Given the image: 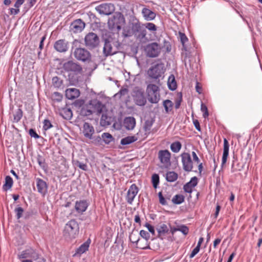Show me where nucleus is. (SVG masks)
<instances>
[{
  "instance_id": "obj_22",
  "label": "nucleus",
  "mask_w": 262,
  "mask_h": 262,
  "mask_svg": "<svg viewBox=\"0 0 262 262\" xmlns=\"http://www.w3.org/2000/svg\"><path fill=\"white\" fill-rule=\"evenodd\" d=\"M229 144L228 140L224 139V148L223 154L222 159V166L223 167L227 162V158L229 156Z\"/></svg>"
},
{
  "instance_id": "obj_9",
  "label": "nucleus",
  "mask_w": 262,
  "mask_h": 262,
  "mask_svg": "<svg viewBox=\"0 0 262 262\" xmlns=\"http://www.w3.org/2000/svg\"><path fill=\"white\" fill-rule=\"evenodd\" d=\"M63 68L66 71L73 72L76 74H81L83 72L81 66L73 61H69L64 63Z\"/></svg>"
},
{
  "instance_id": "obj_42",
  "label": "nucleus",
  "mask_w": 262,
  "mask_h": 262,
  "mask_svg": "<svg viewBox=\"0 0 262 262\" xmlns=\"http://www.w3.org/2000/svg\"><path fill=\"white\" fill-rule=\"evenodd\" d=\"M52 99L54 102H60L62 99V95L58 92H54L51 96Z\"/></svg>"
},
{
  "instance_id": "obj_18",
  "label": "nucleus",
  "mask_w": 262,
  "mask_h": 262,
  "mask_svg": "<svg viewBox=\"0 0 262 262\" xmlns=\"http://www.w3.org/2000/svg\"><path fill=\"white\" fill-rule=\"evenodd\" d=\"M198 184V179L196 177L192 178L190 181L185 184L183 186L184 191L186 193L191 194L193 188Z\"/></svg>"
},
{
  "instance_id": "obj_64",
  "label": "nucleus",
  "mask_w": 262,
  "mask_h": 262,
  "mask_svg": "<svg viewBox=\"0 0 262 262\" xmlns=\"http://www.w3.org/2000/svg\"><path fill=\"white\" fill-rule=\"evenodd\" d=\"M221 239L220 238H216L213 242V247L216 248L217 246L221 243Z\"/></svg>"
},
{
  "instance_id": "obj_47",
  "label": "nucleus",
  "mask_w": 262,
  "mask_h": 262,
  "mask_svg": "<svg viewBox=\"0 0 262 262\" xmlns=\"http://www.w3.org/2000/svg\"><path fill=\"white\" fill-rule=\"evenodd\" d=\"M43 129L45 130H47L49 129H50V128H51V127H53V125L51 124L50 121L48 119L44 120V121L43 122Z\"/></svg>"
},
{
  "instance_id": "obj_55",
  "label": "nucleus",
  "mask_w": 262,
  "mask_h": 262,
  "mask_svg": "<svg viewBox=\"0 0 262 262\" xmlns=\"http://www.w3.org/2000/svg\"><path fill=\"white\" fill-rule=\"evenodd\" d=\"M200 250V247L199 246H196L193 250L192 251L191 254L189 255V257L190 258H193L194 256L198 254Z\"/></svg>"
},
{
  "instance_id": "obj_3",
  "label": "nucleus",
  "mask_w": 262,
  "mask_h": 262,
  "mask_svg": "<svg viewBox=\"0 0 262 262\" xmlns=\"http://www.w3.org/2000/svg\"><path fill=\"white\" fill-rule=\"evenodd\" d=\"M132 96L135 103L139 106H143L146 103L144 91L138 87H135L133 91Z\"/></svg>"
},
{
  "instance_id": "obj_28",
  "label": "nucleus",
  "mask_w": 262,
  "mask_h": 262,
  "mask_svg": "<svg viewBox=\"0 0 262 262\" xmlns=\"http://www.w3.org/2000/svg\"><path fill=\"white\" fill-rule=\"evenodd\" d=\"M103 52L106 56L111 55L115 53V52L112 51V46L107 40H105L103 47Z\"/></svg>"
},
{
  "instance_id": "obj_57",
  "label": "nucleus",
  "mask_w": 262,
  "mask_h": 262,
  "mask_svg": "<svg viewBox=\"0 0 262 262\" xmlns=\"http://www.w3.org/2000/svg\"><path fill=\"white\" fill-rule=\"evenodd\" d=\"M29 134L32 137H34L35 139H38L39 138V135L36 133V132L33 129H30L29 130Z\"/></svg>"
},
{
  "instance_id": "obj_61",
  "label": "nucleus",
  "mask_w": 262,
  "mask_h": 262,
  "mask_svg": "<svg viewBox=\"0 0 262 262\" xmlns=\"http://www.w3.org/2000/svg\"><path fill=\"white\" fill-rule=\"evenodd\" d=\"M192 156L193 157V160L194 162H196L197 163H200V159L199 157H198L194 151L192 152Z\"/></svg>"
},
{
  "instance_id": "obj_5",
  "label": "nucleus",
  "mask_w": 262,
  "mask_h": 262,
  "mask_svg": "<svg viewBox=\"0 0 262 262\" xmlns=\"http://www.w3.org/2000/svg\"><path fill=\"white\" fill-rule=\"evenodd\" d=\"M158 158L162 167L168 168L171 165V153L167 149L160 150L158 154Z\"/></svg>"
},
{
  "instance_id": "obj_27",
  "label": "nucleus",
  "mask_w": 262,
  "mask_h": 262,
  "mask_svg": "<svg viewBox=\"0 0 262 262\" xmlns=\"http://www.w3.org/2000/svg\"><path fill=\"white\" fill-rule=\"evenodd\" d=\"M136 247L141 249H150L149 243L146 239L140 238L139 242L136 244Z\"/></svg>"
},
{
  "instance_id": "obj_59",
  "label": "nucleus",
  "mask_w": 262,
  "mask_h": 262,
  "mask_svg": "<svg viewBox=\"0 0 262 262\" xmlns=\"http://www.w3.org/2000/svg\"><path fill=\"white\" fill-rule=\"evenodd\" d=\"M24 0H17L14 4V7L16 9H19L20 6L24 3Z\"/></svg>"
},
{
  "instance_id": "obj_49",
  "label": "nucleus",
  "mask_w": 262,
  "mask_h": 262,
  "mask_svg": "<svg viewBox=\"0 0 262 262\" xmlns=\"http://www.w3.org/2000/svg\"><path fill=\"white\" fill-rule=\"evenodd\" d=\"M139 236H141L142 239H146L147 241H148L150 238L149 234L144 230L140 231Z\"/></svg>"
},
{
  "instance_id": "obj_48",
  "label": "nucleus",
  "mask_w": 262,
  "mask_h": 262,
  "mask_svg": "<svg viewBox=\"0 0 262 262\" xmlns=\"http://www.w3.org/2000/svg\"><path fill=\"white\" fill-rule=\"evenodd\" d=\"M15 212L16 213V217L17 219H19L23 215L24 213V209L21 207H18L15 209Z\"/></svg>"
},
{
  "instance_id": "obj_6",
  "label": "nucleus",
  "mask_w": 262,
  "mask_h": 262,
  "mask_svg": "<svg viewBox=\"0 0 262 262\" xmlns=\"http://www.w3.org/2000/svg\"><path fill=\"white\" fill-rule=\"evenodd\" d=\"M18 257L19 259L31 258L38 262L45 261L43 258H42V260L39 259L38 254L37 253L36 251L32 248H30L23 251L21 254L18 255Z\"/></svg>"
},
{
  "instance_id": "obj_34",
  "label": "nucleus",
  "mask_w": 262,
  "mask_h": 262,
  "mask_svg": "<svg viewBox=\"0 0 262 262\" xmlns=\"http://www.w3.org/2000/svg\"><path fill=\"white\" fill-rule=\"evenodd\" d=\"M169 229L166 224H163L159 226L158 228V232L159 236L164 235L169 233Z\"/></svg>"
},
{
  "instance_id": "obj_17",
  "label": "nucleus",
  "mask_w": 262,
  "mask_h": 262,
  "mask_svg": "<svg viewBox=\"0 0 262 262\" xmlns=\"http://www.w3.org/2000/svg\"><path fill=\"white\" fill-rule=\"evenodd\" d=\"M85 25V23L81 19H77L71 24L70 27L73 32L78 33L84 29Z\"/></svg>"
},
{
  "instance_id": "obj_14",
  "label": "nucleus",
  "mask_w": 262,
  "mask_h": 262,
  "mask_svg": "<svg viewBox=\"0 0 262 262\" xmlns=\"http://www.w3.org/2000/svg\"><path fill=\"white\" fill-rule=\"evenodd\" d=\"M147 55L150 57L158 56L161 51V48L157 43L154 42L148 45L145 48Z\"/></svg>"
},
{
  "instance_id": "obj_15",
  "label": "nucleus",
  "mask_w": 262,
  "mask_h": 262,
  "mask_svg": "<svg viewBox=\"0 0 262 262\" xmlns=\"http://www.w3.org/2000/svg\"><path fill=\"white\" fill-rule=\"evenodd\" d=\"M138 191L139 189L135 184H132L129 187L126 196V200L129 204L132 205L133 204L134 200Z\"/></svg>"
},
{
  "instance_id": "obj_13",
  "label": "nucleus",
  "mask_w": 262,
  "mask_h": 262,
  "mask_svg": "<svg viewBox=\"0 0 262 262\" xmlns=\"http://www.w3.org/2000/svg\"><path fill=\"white\" fill-rule=\"evenodd\" d=\"M183 169L186 171H191L193 169V162L190 155L188 152H183L181 155Z\"/></svg>"
},
{
  "instance_id": "obj_35",
  "label": "nucleus",
  "mask_w": 262,
  "mask_h": 262,
  "mask_svg": "<svg viewBox=\"0 0 262 262\" xmlns=\"http://www.w3.org/2000/svg\"><path fill=\"white\" fill-rule=\"evenodd\" d=\"M129 238L132 243L136 244L140 239L139 234L137 231H133L130 234Z\"/></svg>"
},
{
  "instance_id": "obj_33",
  "label": "nucleus",
  "mask_w": 262,
  "mask_h": 262,
  "mask_svg": "<svg viewBox=\"0 0 262 262\" xmlns=\"http://www.w3.org/2000/svg\"><path fill=\"white\" fill-rule=\"evenodd\" d=\"M178 175L174 171H168L166 174V179L168 182H174L178 179Z\"/></svg>"
},
{
  "instance_id": "obj_45",
  "label": "nucleus",
  "mask_w": 262,
  "mask_h": 262,
  "mask_svg": "<svg viewBox=\"0 0 262 262\" xmlns=\"http://www.w3.org/2000/svg\"><path fill=\"white\" fill-rule=\"evenodd\" d=\"M63 113L65 114V116L62 114L63 117L66 119H70L72 117V112L70 109L65 108L63 110Z\"/></svg>"
},
{
  "instance_id": "obj_63",
  "label": "nucleus",
  "mask_w": 262,
  "mask_h": 262,
  "mask_svg": "<svg viewBox=\"0 0 262 262\" xmlns=\"http://www.w3.org/2000/svg\"><path fill=\"white\" fill-rule=\"evenodd\" d=\"M128 93V90L127 89H122L120 90L118 94L121 96L125 95Z\"/></svg>"
},
{
  "instance_id": "obj_21",
  "label": "nucleus",
  "mask_w": 262,
  "mask_h": 262,
  "mask_svg": "<svg viewBox=\"0 0 262 262\" xmlns=\"http://www.w3.org/2000/svg\"><path fill=\"white\" fill-rule=\"evenodd\" d=\"M142 14L144 19L147 21L152 20L156 16L155 12L145 7L142 9Z\"/></svg>"
},
{
  "instance_id": "obj_19",
  "label": "nucleus",
  "mask_w": 262,
  "mask_h": 262,
  "mask_svg": "<svg viewBox=\"0 0 262 262\" xmlns=\"http://www.w3.org/2000/svg\"><path fill=\"white\" fill-rule=\"evenodd\" d=\"M54 48L59 52H64L68 50V42L64 39L57 40L54 44Z\"/></svg>"
},
{
  "instance_id": "obj_58",
  "label": "nucleus",
  "mask_w": 262,
  "mask_h": 262,
  "mask_svg": "<svg viewBox=\"0 0 262 262\" xmlns=\"http://www.w3.org/2000/svg\"><path fill=\"white\" fill-rule=\"evenodd\" d=\"M193 124H194L195 128L198 131H201V127H200V123H199V121L197 119H193Z\"/></svg>"
},
{
  "instance_id": "obj_37",
  "label": "nucleus",
  "mask_w": 262,
  "mask_h": 262,
  "mask_svg": "<svg viewBox=\"0 0 262 262\" xmlns=\"http://www.w3.org/2000/svg\"><path fill=\"white\" fill-rule=\"evenodd\" d=\"M163 104L164 107L165 112L167 113H168L172 111L173 104L171 101L169 100H166L163 101Z\"/></svg>"
},
{
  "instance_id": "obj_41",
  "label": "nucleus",
  "mask_w": 262,
  "mask_h": 262,
  "mask_svg": "<svg viewBox=\"0 0 262 262\" xmlns=\"http://www.w3.org/2000/svg\"><path fill=\"white\" fill-rule=\"evenodd\" d=\"M151 182L154 188H157L159 183V176L158 174L154 173L152 175Z\"/></svg>"
},
{
  "instance_id": "obj_44",
  "label": "nucleus",
  "mask_w": 262,
  "mask_h": 262,
  "mask_svg": "<svg viewBox=\"0 0 262 262\" xmlns=\"http://www.w3.org/2000/svg\"><path fill=\"white\" fill-rule=\"evenodd\" d=\"M154 120H146L145 122V124L144 126V129L145 132L149 133L151 126L153 125L154 123Z\"/></svg>"
},
{
  "instance_id": "obj_54",
  "label": "nucleus",
  "mask_w": 262,
  "mask_h": 262,
  "mask_svg": "<svg viewBox=\"0 0 262 262\" xmlns=\"http://www.w3.org/2000/svg\"><path fill=\"white\" fill-rule=\"evenodd\" d=\"M158 196L159 198V202L161 204L163 205H165L167 204V202L165 200V198L162 195V192H159L158 193Z\"/></svg>"
},
{
  "instance_id": "obj_60",
  "label": "nucleus",
  "mask_w": 262,
  "mask_h": 262,
  "mask_svg": "<svg viewBox=\"0 0 262 262\" xmlns=\"http://www.w3.org/2000/svg\"><path fill=\"white\" fill-rule=\"evenodd\" d=\"M10 14L11 15H16L19 12V9H16V8H10Z\"/></svg>"
},
{
  "instance_id": "obj_10",
  "label": "nucleus",
  "mask_w": 262,
  "mask_h": 262,
  "mask_svg": "<svg viewBox=\"0 0 262 262\" xmlns=\"http://www.w3.org/2000/svg\"><path fill=\"white\" fill-rule=\"evenodd\" d=\"M85 44L90 49H93L96 47L99 42L98 36L94 33H88L85 37Z\"/></svg>"
},
{
  "instance_id": "obj_2",
  "label": "nucleus",
  "mask_w": 262,
  "mask_h": 262,
  "mask_svg": "<svg viewBox=\"0 0 262 262\" xmlns=\"http://www.w3.org/2000/svg\"><path fill=\"white\" fill-rule=\"evenodd\" d=\"M159 88L156 84H149L146 88L148 99L152 103H158L160 100Z\"/></svg>"
},
{
  "instance_id": "obj_50",
  "label": "nucleus",
  "mask_w": 262,
  "mask_h": 262,
  "mask_svg": "<svg viewBox=\"0 0 262 262\" xmlns=\"http://www.w3.org/2000/svg\"><path fill=\"white\" fill-rule=\"evenodd\" d=\"M178 230L185 235H187L189 232V228L185 225H181L178 227Z\"/></svg>"
},
{
  "instance_id": "obj_32",
  "label": "nucleus",
  "mask_w": 262,
  "mask_h": 262,
  "mask_svg": "<svg viewBox=\"0 0 262 262\" xmlns=\"http://www.w3.org/2000/svg\"><path fill=\"white\" fill-rule=\"evenodd\" d=\"M90 242L88 241L82 244L76 250V254L81 255L88 250Z\"/></svg>"
},
{
  "instance_id": "obj_24",
  "label": "nucleus",
  "mask_w": 262,
  "mask_h": 262,
  "mask_svg": "<svg viewBox=\"0 0 262 262\" xmlns=\"http://www.w3.org/2000/svg\"><path fill=\"white\" fill-rule=\"evenodd\" d=\"M36 186L38 192L44 195L47 191V185L45 181L40 178L36 179Z\"/></svg>"
},
{
  "instance_id": "obj_43",
  "label": "nucleus",
  "mask_w": 262,
  "mask_h": 262,
  "mask_svg": "<svg viewBox=\"0 0 262 262\" xmlns=\"http://www.w3.org/2000/svg\"><path fill=\"white\" fill-rule=\"evenodd\" d=\"M143 25L144 26L146 30L147 29L151 32H155L157 30V26L154 23H147Z\"/></svg>"
},
{
  "instance_id": "obj_52",
  "label": "nucleus",
  "mask_w": 262,
  "mask_h": 262,
  "mask_svg": "<svg viewBox=\"0 0 262 262\" xmlns=\"http://www.w3.org/2000/svg\"><path fill=\"white\" fill-rule=\"evenodd\" d=\"M201 111L203 113L204 118H207L209 116L207 107L204 104H201Z\"/></svg>"
},
{
  "instance_id": "obj_31",
  "label": "nucleus",
  "mask_w": 262,
  "mask_h": 262,
  "mask_svg": "<svg viewBox=\"0 0 262 262\" xmlns=\"http://www.w3.org/2000/svg\"><path fill=\"white\" fill-rule=\"evenodd\" d=\"M137 140L138 138L135 136H127L121 139V144L122 145H128L136 141Z\"/></svg>"
},
{
  "instance_id": "obj_51",
  "label": "nucleus",
  "mask_w": 262,
  "mask_h": 262,
  "mask_svg": "<svg viewBox=\"0 0 262 262\" xmlns=\"http://www.w3.org/2000/svg\"><path fill=\"white\" fill-rule=\"evenodd\" d=\"M75 165L77 167H78L79 168H80L82 170H87L88 166L86 164L81 163L80 162H79L78 161H76L75 162Z\"/></svg>"
},
{
  "instance_id": "obj_39",
  "label": "nucleus",
  "mask_w": 262,
  "mask_h": 262,
  "mask_svg": "<svg viewBox=\"0 0 262 262\" xmlns=\"http://www.w3.org/2000/svg\"><path fill=\"white\" fill-rule=\"evenodd\" d=\"M23 111L20 108L17 109L13 115V122H18L23 117Z\"/></svg>"
},
{
  "instance_id": "obj_53",
  "label": "nucleus",
  "mask_w": 262,
  "mask_h": 262,
  "mask_svg": "<svg viewBox=\"0 0 262 262\" xmlns=\"http://www.w3.org/2000/svg\"><path fill=\"white\" fill-rule=\"evenodd\" d=\"M179 35L181 40V42L182 43V45H184V43L188 41V38L184 33H182L181 32H179Z\"/></svg>"
},
{
  "instance_id": "obj_4",
  "label": "nucleus",
  "mask_w": 262,
  "mask_h": 262,
  "mask_svg": "<svg viewBox=\"0 0 262 262\" xmlns=\"http://www.w3.org/2000/svg\"><path fill=\"white\" fill-rule=\"evenodd\" d=\"M88 110L86 115L96 113L98 115L102 113L104 108V105L99 101L94 100L91 101L87 105Z\"/></svg>"
},
{
  "instance_id": "obj_8",
  "label": "nucleus",
  "mask_w": 262,
  "mask_h": 262,
  "mask_svg": "<svg viewBox=\"0 0 262 262\" xmlns=\"http://www.w3.org/2000/svg\"><path fill=\"white\" fill-rule=\"evenodd\" d=\"M75 57L82 61H89L91 59L90 53L84 48H76L74 52Z\"/></svg>"
},
{
  "instance_id": "obj_25",
  "label": "nucleus",
  "mask_w": 262,
  "mask_h": 262,
  "mask_svg": "<svg viewBox=\"0 0 262 262\" xmlns=\"http://www.w3.org/2000/svg\"><path fill=\"white\" fill-rule=\"evenodd\" d=\"M88 204L86 201L82 200L76 201L75 205V209L79 213H82L86 210Z\"/></svg>"
},
{
  "instance_id": "obj_26",
  "label": "nucleus",
  "mask_w": 262,
  "mask_h": 262,
  "mask_svg": "<svg viewBox=\"0 0 262 262\" xmlns=\"http://www.w3.org/2000/svg\"><path fill=\"white\" fill-rule=\"evenodd\" d=\"M124 126L128 130H132L136 125V120L133 117H126L124 120Z\"/></svg>"
},
{
  "instance_id": "obj_40",
  "label": "nucleus",
  "mask_w": 262,
  "mask_h": 262,
  "mask_svg": "<svg viewBox=\"0 0 262 262\" xmlns=\"http://www.w3.org/2000/svg\"><path fill=\"white\" fill-rule=\"evenodd\" d=\"M102 138L104 142L106 143H110L113 139L112 136L108 133H103L102 135Z\"/></svg>"
},
{
  "instance_id": "obj_11",
  "label": "nucleus",
  "mask_w": 262,
  "mask_h": 262,
  "mask_svg": "<svg viewBox=\"0 0 262 262\" xmlns=\"http://www.w3.org/2000/svg\"><path fill=\"white\" fill-rule=\"evenodd\" d=\"M96 10L101 14L108 15L114 12L115 7V6L111 3H104L97 6Z\"/></svg>"
},
{
  "instance_id": "obj_46",
  "label": "nucleus",
  "mask_w": 262,
  "mask_h": 262,
  "mask_svg": "<svg viewBox=\"0 0 262 262\" xmlns=\"http://www.w3.org/2000/svg\"><path fill=\"white\" fill-rule=\"evenodd\" d=\"M37 161L41 167L43 168L46 167L45 159L43 157L40 155H38L37 157Z\"/></svg>"
},
{
  "instance_id": "obj_20",
  "label": "nucleus",
  "mask_w": 262,
  "mask_h": 262,
  "mask_svg": "<svg viewBox=\"0 0 262 262\" xmlns=\"http://www.w3.org/2000/svg\"><path fill=\"white\" fill-rule=\"evenodd\" d=\"M113 21L114 25L119 30L125 23V18L121 13H119L114 16Z\"/></svg>"
},
{
  "instance_id": "obj_1",
  "label": "nucleus",
  "mask_w": 262,
  "mask_h": 262,
  "mask_svg": "<svg viewBox=\"0 0 262 262\" xmlns=\"http://www.w3.org/2000/svg\"><path fill=\"white\" fill-rule=\"evenodd\" d=\"M79 225L75 220L69 221L65 225L63 234L67 238H75L79 233Z\"/></svg>"
},
{
  "instance_id": "obj_36",
  "label": "nucleus",
  "mask_w": 262,
  "mask_h": 262,
  "mask_svg": "<svg viewBox=\"0 0 262 262\" xmlns=\"http://www.w3.org/2000/svg\"><path fill=\"white\" fill-rule=\"evenodd\" d=\"M182 148V144L179 141L173 142L170 145V149L172 152L177 153L179 152Z\"/></svg>"
},
{
  "instance_id": "obj_30",
  "label": "nucleus",
  "mask_w": 262,
  "mask_h": 262,
  "mask_svg": "<svg viewBox=\"0 0 262 262\" xmlns=\"http://www.w3.org/2000/svg\"><path fill=\"white\" fill-rule=\"evenodd\" d=\"M168 88L171 90H175L177 88V82L173 75H171L167 81Z\"/></svg>"
},
{
  "instance_id": "obj_62",
  "label": "nucleus",
  "mask_w": 262,
  "mask_h": 262,
  "mask_svg": "<svg viewBox=\"0 0 262 262\" xmlns=\"http://www.w3.org/2000/svg\"><path fill=\"white\" fill-rule=\"evenodd\" d=\"M195 89L196 92L199 94H201L202 92V89L201 86L200 85L199 82H196V85H195Z\"/></svg>"
},
{
  "instance_id": "obj_23",
  "label": "nucleus",
  "mask_w": 262,
  "mask_h": 262,
  "mask_svg": "<svg viewBox=\"0 0 262 262\" xmlns=\"http://www.w3.org/2000/svg\"><path fill=\"white\" fill-rule=\"evenodd\" d=\"M80 95V92L79 90L75 88L68 89L66 91V96L67 98L70 100H73Z\"/></svg>"
},
{
  "instance_id": "obj_12",
  "label": "nucleus",
  "mask_w": 262,
  "mask_h": 262,
  "mask_svg": "<svg viewBox=\"0 0 262 262\" xmlns=\"http://www.w3.org/2000/svg\"><path fill=\"white\" fill-rule=\"evenodd\" d=\"M133 29L136 33L138 38L141 40H148L146 37L147 31L143 24L139 23H135L133 25Z\"/></svg>"
},
{
  "instance_id": "obj_16",
  "label": "nucleus",
  "mask_w": 262,
  "mask_h": 262,
  "mask_svg": "<svg viewBox=\"0 0 262 262\" xmlns=\"http://www.w3.org/2000/svg\"><path fill=\"white\" fill-rule=\"evenodd\" d=\"M95 133L93 126L88 122H85L83 126L82 133L84 136L89 139H93V135Z\"/></svg>"
},
{
  "instance_id": "obj_29",
  "label": "nucleus",
  "mask_w": 262,
  "mask_h": 262,
  "mask_svg": "<svg viewBox=\"0 0 262 262\" xmlns=\"http://www.w3.org/2000/svg\"><path fill=\"white\" fill-rule=\"evenodd\" d=\"M13 184V181L12 178L7 176L5 178V183L3 185V189L5 191H7L8 190L11 188Z\"/></svg>"
},
{
  "instance_id": "obj_38",
  "label": "nucleus",
  "mask_w": 262,
  "mask_h": 262,
  "mask_svg": "<svg viewBox=\"0 0 262 262\" xmlns=\"http://www.w3.org/2000/svg\"><path fill=\"white\" fill-rule=\"evenodd\" d=\"M184 196L182 194H176L172 199V202L174 204H180L184 201Z\"/></svg>"
},
{
  "instance_id": "obj_56",
  "label": "nucleus",
  "mask_w": 262,
  "mask_h": 262,
  "mask_svg": "<svg viewBox=\"0 0 262 262\" xmlns=\"http://www.w3.org/2000/svg\"><path fill=\"white\" fill-rule=\"evenodd\" d=\"M145 227L147 228L148 231L152 234H155V229L154 227L148 223H146L145 225Z\"/></svg>"
},
{
  "instance_id": "obj_7",
  "label": "nucleus",
  "mask_w": 262,
  "mask_h": 262,
  "mask_svg": "<svg viewBox=\"0 0 262 262\" xmlns=\"http://www.w3.org/2000/svg\"><path fill=\"white\" fill-rule=\"evenodd\" d=\"M164 73V66L162 64H157L150 68L147 71L148 76L153 79H158Z\"/></svg>"
}]
</instances>
